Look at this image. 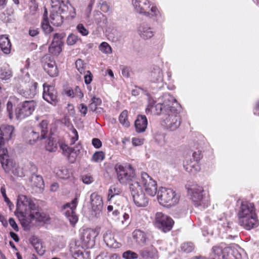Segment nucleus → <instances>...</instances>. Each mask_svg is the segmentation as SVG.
<instances>
[{
  "label": "nucleus",
  "mask_w": 259,
  "mask_h": 259,
  "mask_svg": "<svg viewBox=\"0 0 259 259\" xmlns=\"http://www.w3.org/2000/svg\"><path fill=\"white\" fill-rule=\"evenodd\" d=\"M37 208L30 198L25 195L18 197L15 214L18 216L19 214L22 217L21 223L23 227H27L33 220H39L40 214Z\"/></svg>",
  "instance_id": "1"
},
{
  "label": "nucleus",
  "mask_w": 259,
  "mask_h": 259,
  "mask_svg": "<svg viewBox=\"0 0 259 259\" xmlns=\"http://www.w3.org/2000/svg\"><path fill=\"white\" fill-rule=\"evenodd\" d=\"M239 224L244 229L250 230L258 226L257 215L254 204L242 201L238 212Z\"/></svg>",
  "instance_id": "2"
},
{
  "label": "nucleus",
  "mask_w": 259,
  "mask_h": 259,
  "mask_svg": "<svg viewBox=\"0 0 259 259\" xmlns=\"http://www.w3.org/2000/svg\"><path fill=\"white\" fill-rule=\"evenodd\" d=\"M115 169L117 175L119 182L123 185L129 184V188L131 185L134 183H140L136 177L134 169L131 165L125 166L120 164H116Z\"/></svg>",
  "instance_id": "3"
},
{
  "label": "nucleus",
  "mask_w": 259,
  "mask_h": 259,
  "mask_svg": "<svg viewBox=\"0 0 259 259\" xmlns=\"http://www.w3.org/2000/svg\"><path fill=\"white\" fill-rule=\"evenodd\" d=\"M132 4L136 12L146 17L153 18L159 14L157 7L149 0H132Z\"/></svg>",
  "instance_id": "4"
},
{
  "label": "nucleus",
  "mask_w": 259,
  "mask_h": 259,
  "mask_svg": "<svg viewBox=\"0 0 259 259\" xmlns=\"http://www.w3.org/2000/svg\"><path fill=\"white\" fill-rule=\"evenodd\" d=\"M209 259H241V255L235 247L214 246Z\"/></svg>",
  "instance_id": "5"
},
{
  "label": "nucleus",
  "mask_w": 259,
  "mask_h": 259,
  "mask_svg": "<svg viewBox=\"0 0 259 259\" xmlns=\"http://www.w3.org/2000/svg\"><path fill=\"white\" fill-rule=\"evenodd\" d=\"M181 121L179 111L175 107H171L163 117L162 124L169 131H175L180 125Z\"/></svg>",
  "instance_id": "6"
},
{
  "label": "nucleus",
  "mask_w": 259,
  "mask_h": 259,
  "mask_svg": "<svg viewBox=\"0 0 259 259\" xmlns=\"http://www.w3.org/2000/svg\"><path fill=\"white\" fill-rule=\"evenodd\" d=\"M157 199L160 204L166 206L176 205L179 201V197L170 189L161 187L157 192Z\"/></svg>",
  "instance_id": "7"
},
{
  "label": "nucleus",
  "mask_w": 259,
  "mask_h": 259,
  "mask_svg": "<svg viewBox=\"0 0 259 259\" xmlns=\"http://www.w3.org/2000/svg\"><path fill=\"white\" fill-rule=\"evenodd\" d=\"M130 191L135 204L137 207H145L148 204V199L143 192L140 183L131 185Z\"/></svg>",
  "instance_id": "8"
},
{
  "label": "nucleus",
  "mask_w": 259,
  "mask_h": 259,
  "mask_svg": "<svg viewBox=\"0 0 259 259\" xmlns=\"http://www.w3.org/2000/svg\"><path fill=\"white\" fill-rule=\"evenodd\" d=\"M36 106L34 100L25 101L19 104L15 110L16 118L22 119L31 115Z\"/></svg>",
  "instance_id": "9"
},
{
  "label": "nucleus",
  "mask_w": 259,
  "mask_h": 259,
  "mask_svg": "<svg viewBox=\"0 0 259 259\" xmlns=\"http://www.w3.org/2000/svg\"><path fill=\"white\" fill-rule=\"evenodd\" d=\"M155 220L156 226L165 233L169 231L174 224L171 218L161 212L156 213Z\"/></svg>",
  "instance_id": "10"
},
{
  "label": "nucleus",
  "mask_w": 259,
  "mask_h": 259,
  "mask_svg": "<svg viewBox=\"0 0 259 259\" xmlns=\"http://www.w3.org/2000/svg\"><path fill=\"white\" fill-rule=\"evenodd\" d=\"M203 191V188L197 185H193L188 188V193L191 196V199L194 202L196 206H202L205 208L207 206L203 199L202 193Z\"/></svg>",
  "instance_id": "11"
},
{
  "label": "nucleus",
  "mask_w": 259,
  "mask_h": 259,
  "mask_svg": "<svg viewBox=\"0 0 259 259\" xmlns=\"http://www.w3.org/2000/svg\"><path fill=\"white\" fill-rule=\"evenodd\" d=\"M141 183L149 195L154 196L157 192L156 182L145 172H142L141 174Z\"/></svg>",
  "instance_id": "12"
},
{
  "label": "nucleus",
  "mask_w": 259,
  "mask_h": 259,
  "mask_svg": "<svg viewBox=\"0 0 259 259\" xmlns=\"http://www.w3.org/2000/svg\"><path fill=\"white\" fill-rule=\"evenodd\" d=\"M48 132V122L47 120H42L38 124V131L35 132L31 130L29 141L30 144H33L40 137V139H45Z\"/></svg>",
  "instance_id": "13"
},
{
  "label": "nucleus",
  "mask_w": 259,
  "mask_h": 259,
  "mask_svg": "<svg viewBox=\"0 0 259 259\" xmlns=\"http://www.w3.org/2000/svg\"><path fill=\"white\" fill-rule=\"evenodd\" d=\"M97 235L98 233L94 229H83L80 234L82 246L87 248H92L95 245V238Z\"/></svg>",
  "instance_id": "14"
},
{
  "label": "nucleus",
  "mask_w": 259,
  "mask_h": 259,
  "mask_svg": "<svg viewBox=\"0 0 259 259\" xmlns=\"http://www.w3.org/2000/svg\"><path fill=\"white\" fill-rule=\"evenodd\" d=\"M77 204L78 199L76 197L71 203H67L63 206L65 217L72 226L75 225L78 221V217L75 212Z\"/></svg>",
  "instance_id": "15"
},
{
  "label": "nucleus",
  "mask_w": 259,
  "mask_h": 259,
  "mask_svg": "<svg viewBox=\"0 0 259 259\" xmlns=\"http://www.w3.org/2000/svg\"><path fill=\"white\" fill-rule=\"evenodd\" d=\"M65 37L64 33H56L53 34V40L49 48V51L51 54L58 55L62 52L64 45L63 39Z\"/></svg>",
  "instance_id": "16"
},
{
  "label": "nucleus",
  "mask_w": 259,
  "mask_h": 259,
  "mask_svg": "<svg viewBox=\"0 0 259 259\" xmlns=\"http://www.w3.org/2000/svg\"><path fill=\"white\" fill-rule=\"evenodd\" d=\"M43 95L42 97L44 100L48 103L56 105L58 102V93L54 86L47 85L46 83L43 84Z\"/></svg>",
  "instance_id": "17"
},
{
  "label": "nucleus",
  "mask_w": 259,
  "mask_h": 259,
  "mask_svg": "<svg viewBox=\"0 0 259 259\" xmlns=\"http://www.w3.org/2000/svg\"><path fill=\"white\" fill-rule=\"evenodd\" d=\"M9 157L7 149L3 147L2 145H0V162L6 173H9L14 165L13 160Z\"/></svg>",
  "instance_id": "18"
},
{
  "label": "nucleus",
  "mask_w": 259,
  "mask_h": 259,
  "mask_svg": "<svg viewBox=\"0 0 259 259\" xmlns=\"http://www.w3.org/2000/svg\"><path fill=\"white\" fill-rule=\"evenodd\" d=\"M90 201L92 211L95 212V217H99L103 206L102 197L97 193L94 192L90 196Z\"/></svg>",
  "instance_id": "19"
},
{
  "label": "nucleus",
  "mask_w": 259,
  "mask_h": 259,
  "mask_svg": "<svg viewBox=\"0 0 259 259\" xmlns=\"http://www.w3.org/2000/svg\"><path fill=\"white\" fill-rule=\"evenodd\" d=\"M14 130L13 125L5 124L0 127V145L4 144L5 141H9L15 136Z\"/></svg>",
  "instance_id": "20"
},
{
  "label": "nucleus",
  "mask_w": 259,
  "mask_h": 259,
  "mask_svg": "<svg viewBox=\"0 0 259 259\" xmlns=\"http://www.w3.org/2000/svg\"><path fill=\"white\" fill-rule=\"evenodd\" d=\"M43 67L44 70L51 77H55L58 75V70L55 61L50 57L46 62H44Z\"/></svg>",
  "instance_id": "21"
},
{
  "label": "nucleus",
  "mask_w": 259,
  "mask_h": 259,
  "mask_svg": "<svg viewBox=\"0 0 259 259\" xmlns=\"http://www.w3.org/2000/svg\"><path fill=\"white\" fill-rule=\"evenodd\" d=\"M149 77L151 82L155 83L161 82L163 78L162 70L157 66H153L151 68Z\"/></svg>",
  "instance_id": "22"
},
{
  "label": "nucleus",
  "mask_w": 259,
  "mask_h": 259,
  "mask_svg": "<svg viewBox=\"0 0 259 259\" xmlns=\"http://www.w3.org/2000/svg\"><path fill=\"white\" fill-rule=\"evenodd\" d=\"M163 111H164L166 113L167 112V110L164 107L162 103L157 104H149L146 109V113L147 114H153L155 115L160 114Z\"/></svg>",
  "instance_id": "23"
},
{
  "label": "nucleus",
  "mask_w": 259,
  "mask_h": 259,
  "mask_svg": "<svg viewBox=\"0 0 259 259\" xmlns=\"http://www.w3.org/2000/svg\"><path fill=\"white\" fill-rule=\"evenodd\" d=\"M184 167L189 173L194 175L200 170V167L198 163L193 161L191 158H188L184 162Z\"/></svg>",
  "instance_id": "24"
},
{
  "label": "nucleus",
  "mask_w": 259,
  "mask_h": 259,
  "mask_svg": "<svg viewBox=\"0 0 259 259\" xmlns=\"http://www.w3.org/2000/svg\"><path fill=\"white\" fill-rule=\"evenodd\" d=\"M138 31L141 37L144 39L150 38L154 35L152 28L146 24H141L139 27Z\"/></svg>",
  "instance_id": "25"
},
{
  "label": "nucleus",
  "mask_w": 259,
  "mask_h": 259,
  "mask_svg": "<svg viewBox=\"0 0 259 259\" xmlns=\"http://www.w3.org/2000/svg\"><path fill=\"white\" fill-rule=\"evenodd\" d=\"M147 119L145 115H138L135 122L136 131L138 133L144 132L147 128Z\"/></svg>",
  "instance_id": "26"
},
{
  "label": "nucleus",
  "mask_w": 259,
  "mask_h": 259,
  "mask_svg": "<svg viewBox=\"0 0 259 259\" xmlns=\"http://www.w3.org/2000/svg\"><path fill=\"white\" fill-rule=\"evenodd\" d=\"M12 45L9 37L6 35H0V49L6 55L11 52Z\"/></svg>",
  "instance_id": "27"
},
{
  "label": "nucleus",
  "mask_w": 259,
  "mask_h": 259,
  "mask_svg": "<svg viewBox=\"0 0 259 259\" xmlns=\"http://www.w3.org/2000/svg\"><path fill=\"white\" fill-rule=\"evenodd\" d=\"M65 18L64 15L61 11L51 10L50 15L51 23L56 26H60L63 23V19Z\"/></svg>",
  "instance_id": "28"
},
{
  "label": "nucleus",
  "mask_w": 259,
  "mask_h": 259,
  "mask_svg": "<svg viewBox=\"0 0 259 259\" xmlns=\"http://www.w3.org/2000/svg\"><path fill=\"white\" fill-rule=\"evenodd\" d=\"M67 0H51L52 10L64 12L68 10V5L65 4Z\"/></svg>",
  "instance_id": "29"
},
{
  "label": "nucleus",
  "mask_w": 259,
  "mask_h": 259,
  "mask_svg": "<svg viewBox=\"0 0 259 259\" xmlns=\"http://www.w3.org/2000/svg\"><path fill=\"white\" fill-rule=\"evenodd\" d=\"M133 237L140 245L145 244L147 239L146 234L140 230H135L133 232Z\"/></svg>",
  "instance_id": "30"
},
{
  "label": "nucleus",
  "mask_w": 259,
  "mask_h": 259,
  "mask_svg": "<svg viewBox=\"0 0 259 259\" xmlns=\"http://www.w3.org/2000/svg\"><path fill=\"white\" fill-rule=\"evenodd\" d=\"M104 240L107 245L110 247L117 248L119 247L118 242L114 239L113 234L111 232L104 234Z\"/></svg>",
  "instance_id": "31"
},
{
  "label": "nucleus",
  "mask_w": 259,
  "mask_h": 259,
  "mask_svg": "<svg viewBox=\"0 0 259 259\" xmlns=\"http://www.w3.org/2000/svg\"><path fill=\"white\" fill-rule=\"evenodd\" d=\"M48 12L46 9L43 15V19L41 21V26L45 33H50L53 31V28L50 25V23L47 17Z\"/></svg>",
  "instance_id": "32"
},
{
  "label": "nucleus",
  "mask_w": 259,
  "mask_h": 259,
  "mask_svg": "<svg viewBox=\"0 0 259 259\" xmlns=\"http://www.w3.org/2000/svg\"><path fill=\"white\" fill-rule=\"evenodd\" d=\"M59 146L60 149L62 150L63 154L66 156H69L73 152L76 153L77 152H79L81 148V146L78 145L76 147L77 150H75L74 148H70L68 145L63 143H60Z\"/></svg>",
  "instance_id": "33"
},
{
  "label": "nucleus",
  "mask_w": 259,
  "mask_h": 259,
  "mask_svg": "<svg viewBox=\"0 0 259 259\" xmlns=\"http://www.w3.org/2000/svg\"><path fill=\"white\" fill-rule=\"evenodd\" d=\"M29 87V90L24 92L22 96L26 98H33L37 93V83L36 82H31Z\"/></svg>",
  "instance_id": "34"
},
{
  "label": "nucleus",
  "mask_w": 259,
  "mask_h": 259,
  "mask_svg": "<svg viewBox=\"0 0 259 259\" xmlns=\"http://www.w3.org/2000/svg\"><path fill=\"white\" fill-rule=\"evenodd\" d=\"M164 101L162 104L164 105V107L166 108L167 111L171 108V107H174V103L177 104V101L174 97L171 96L169 94H165L163 96Z\"/></svg>",
  "instance_id": "35"
},
{
  "label": "nucleus",
  "mask_w": 259,
  "mask_h": 259,
  "mask_svg": "<svg viewBox=\"0 0 259 259\" xmlns=\"http://www.w3.org/2000/svg\"><path fill=\"white\" fill-rule=\"evenodd\" d=\"M32 186L41 189L44 186L42 178L39 175H32L29 179Z\"/></svg>",
  "instance_id": "36"
},
{
  "label": "nucleus",
  "mask_w": 259,
  "mask_h": 259,
  "mask_svg": "<svg viewBox=\"0 0 259 259\" xmlns=\"http://www.w3.org/2000/svg\"><path fill=\"white\" fill-rule=\"evenodd\" d=\"M156 250L151 248H145L140 251V254L144 259H152L155 257Z\"/></svg>",
  "instance_id": "37"
},
{
  "label": "nucleus",
  "mask_w": 259,
  "mask_h": 259,
  "mask_svg": "<svg viewBox=\"0 0 259 259\" xmlns=\"http://www.w3.org/2000/svg\"><path fill=\"white\" fill-rule=\"evenodd\" d=\"M12 76V71L8 65H4L0 69V78L3 80H7Z\"/></svg>",
  "instance_id": "38"
},
{
  "label": "nucleus",
  "mask_w": 259,
  "mask_h": 259,
  "mask_svg": "<svg viewBox=\"0 0 259 259\" xmlns=\"http://www.w3.org/2000/svg\"><path fill=\"white\" fill-rule=\"evenodd\" d=\"M30 242L38 254L42 255L44 254L45 249L42 247L41 243L38 241L37 238L34 237L32 238L30 240Z\"/></svg>",
  "instance_id": "39"
},
{
  "label": "nucleus",
  "mask_w": 259,
  "mask_h": 259,
  "mask_svg": "<svg viewBox=\"0 0 259 259\" xmlns=\"http://www.w3.org/2000/svg\"><path fill=\"white\" fill-rule=\"evenodd\" d=\"M30 242L38 254L42 255L44 254L45 249L42 247L41 243L38 241L37 238L34 237L32 238L30 240Z\"/></svg>",
  "instance_id": "40"
},
{
  "label": "nucleus",
  "mask_w": 259,
  "mask_h": 259,
  "mask_svg": "<svg viewBox=\"0 0 259 259\" xmlns=\"http://www.w3.org/2000/svg\"><path fill=\"white\" fill-rule=\"evenodd\" d=\"M102 103V100L99 98L94 97L92 99V102L89 105V109L90 111H95L97 109L98 106H99Z\"/></svg>",
  "instance_id": "41"
},
{
  "label": "nucleus",
  "mask_w": 259,
  "mask_h": 259,
  "mask_svg": "<svg viewBox=\"0 0 259 259\" xmlns=\"http://www.w3.org/2000/svg\"><path fill=\"white\" fill-rule=\"evenodd\" d=\"M119 120L120 123L125 127L130 126V122L127 120V110L123 111L119 116Z\"/></svg>",
  "instance_id": "42"
},
{
  "label": "nucleus",
  "mask_w": 259,
  "mask_h": 259,
  "mask_svg": "<svg viewBox=\"0 0 259 259\" xmlns=\"http://www.w3.org/2000/svg\"><path fill=\"white\" fill-rule=\"evenodd\" d=\"M194 245L193 243L185 242L181 244V250L185 253H190L194 249Z\"/></svg>",
  "instance_id": "43"
},
{
  "label": "nucleus",
  "mask_w": 259,
  "mask_h": 259,
  "mask_svg": "<svg viewBox=\"0 0 259 259\" xmlns=\"http://www.w3.org/2000/svg\"><path fill=\"white\" fill-rule=\"evenodd\" d=\"M68 10L62 12V14L64 15L65 18H74L75 17L76 13L75 9L70 5H68Z\"/></svg>",
  "instance_id": "44"
},
{
  "label": "nucleus",
  "mask_w": 259,
  "mask_h": 259,
  "mask_svg": "<svg viewBox=\"0 0 259 259\" xmlns=\"http://www.w3.org/2000/svg\"><path fill=\"white\" fill-rule=\"evenodd\" d=\"M99 49L102 53L105 54H110L112 53V49L110 45L106 42H102L99 47Z\"/></svg>",
  "instance_id": "45"
},
{
  "label": "nucleus",
  "mask_w": 259,
  "mask_h": 259,
  "mask_svg": "<svg viewBox=\"0 0 259 259\" xmlns=\"http://www.w3.org/2000/svg\"><path fill=\"white\" fill-rule=\"evenodd\" d=\"M105 158V153L102 151L96 152L93 155L92 160L96 162H100Z\"/></svg>",
  "instance_id": "46"
},
{
  "label": "nucleus",
  "mask_w": 259,
  "mask_h": 259,
  "mask_svg": "<svg viewBox=\"0 0 259 259\" xmlns=\"http://www.w3.org/2000/svg\"><path fill=\"white\" fill-rule=\"evenodd\" d=\"M120 193V190L115 187L114 186H112L110 187V189L108 190V199L110 200L112 197L114 196L118 195Z\"/></svg>",
  "instance_id": "47"
},
{
  "label": "nucleus",
  "mask_w": 259,
  "mask_h": 259,
  "mask_svg": "<svg viewBox=\"0 0 259 259\" xmlns=\"http://www.w3.org/2000/svg\"><path fill=\"white\" fill-rule=\"evenodd\" d=\"M122 257L125 259H137L138 254L131 250H127L122 253Z\"/></svg>",
  "instance_id": "48"
},
{
  "label": "nucleus",
  "mask_w": 259,
  "mask_h": 259,
  "mask_svg": "<svg viewBox=\"0 0 259 259\" xmlns=\"http://www.w3.org/2000/svg\"><path fill=\"white\" fill-rule=\"evenodd\" d=\"M71 139V144H74L78 139V135L77 131L75 128L72 127L71 130V133L69 135Z\"/></svg>",
  "instance_id": "49"
},
{
  "label": "nucleus",
  "mask_w": 259,
  "mask_h": 259,
  "mask_svg": "<svg viewBox=\"0 0 259 259\" xmlns=\"http://www.w3.org/2000/svg\"><path fill=\"white\" fill-rule=\"evenodd\" d=\"M155 139L157 143L160 145L162 146L165 144V135L164 134H156Z\"/></svg>",
  "instance_id": "50"
},
{
  "label": "nucleus",
  "mask_w": 259,
  "mask_h": 259,
  "mask_svg": "<svg viewBox=\"0 0 259 259\" xmlns=\"http://www.w3.org/2000/svg\"><path fill=\"white\" fill-rule=\"evenodd\" d=\"M78 40V37L77 36L73 34H70L67 37V44L68 45L72 46L74 45Z\"/></svg>",
  "instance_id": "51"
},
{
  "label": "nucleus",
  "mask_w": 259,
  "mask_h": 259,
  "mask_svg": "<svg viewBox=\"0 0 259 259\" xmlns=\"http://www.w3.org/2000/svg\"><path fill=\"white\" fill-rule=\"evenodd\" d=\"M46 148L47 150L50 152L55 151L57 149V144L49 139L48 144L46 146Z\"/></svg>",
  "instance_id": "52"
},
{
  "label": "nucleus",
  "mask_w": 259,
  "mask_h": 259,
  "mask_svg": "<svg viewBox=\"0 0 259 259\" xmlns=\"http://www.w3.org/2000/svg\"><path fill=\"white\" fill-rule=\"evenodd\" d=\"M77 31L83 36L89 34V31L84 27L82 24H79L76 27Z\"/></svg>",
  "instance_id": "53"
},
{
  "label": "nucleus",
  "mask_w": 259,
  "mask_h": 259,
  "mask_svg": "<svg viewBox=\"0 0 259 259\" xmlns=\"http://www.w3.org/2000/svg\"><path fill=\"white\" fill-rule=\"evenodd\" d=\"M85 74L84 75V82L87 84H90L93 79V75L92 74L91 71H87L85 72Z\"/></svg>",
  "instance_id": "54"
},
{
  "label": "nucleus",
  "mask_w": 259,
  "mask_h": 259,
  "mask_svg": "<svg viewBox=\"0 0 259 259\" xmlns=\"http://www.w3.org/2000/svg\"><path fill=\"white\" fill-rule=\"evenodd\" d=\"M7 110L9 114V118H13V104L11 101H8L7 104Z\"/></svg>",
  "instance_id": "55"
},
{
  "label": "nucleus",
  "mask_w": 259,
  "mask_h": 259,
  "mask_svg": "<svg viewBox=\"0 0 259 259\" xmlns=\"http://www.w3.org/2000/svg\"><path fill=\"white\" fill-rule=\"evenodd\" d=\"M79 112L83 116L87 114L88 111V107L83 103L80 104L78 107Z\"/></svg>",
  "instance_id": "56"
},
{
  "label": "nucleus",
  "mask_w": 259,
  "mask_h": 259,
  "mask_svg": "<svg viewBox=\"0 0 259 259\" xmlns=\"http://www.w3.org/2000/svg\"><path fill=\"white\" fill-rule=\"evenodd\" d=\"M122 75L128 78L130 75V69L126 66H122L121 68Z\"/></svg>",
  "instance_id": "57"
},
{
  "label": "nucleus",
  "mask_w": 259,
  "mask_h": 259,
  "mask_svg": "<svg viewBox=\"0 0 259 259\" xmlns=\"http://www.w3.org/2000/svg\"><path fill=\"white\" fill-rule=\"evenodd\" d=\"M82 182L86 184H90L94 181L93 178L90 175H85L82 178Z\"/></svg>",
  "instance_id": "58"
},
{
  "label": "nucleus",
  "mask_w": 259,
  "mask_h": 259,
  "mask_svg": "<svg viewBox=\"0 0 259 259\" xmlns=\"http://www.w3.org/2000/svg\"><path fill=\"white\" fill-rule=\"evenodd\" d=\"M39 29L35 27H31L29 30V34L30 36L34 37L39 33Z\"/></svg>",
  "instance_id": "59"
},
{
  "label": "nucleus",
  "mask_w": 259,
  "mask_h": 259,
  "mask_svg": "<svg viewBox=\"0 0 259 259\" xmlns=\"http://www.w3.org/2000/svg\"><path fill=\"white\" fill-rule=\"evenodd\" d=\"M92 143L94 147L96 148H100L102 145L101 141L98 138L93 139Z\"/></svg>",
  "instance_id": "60"
},
{
  "label": "nucleus",
  "mask_w": 259,
  "mask_h": 259,
  "mask_svg": "<svg viewBox=\"0 0 259 259\" xmlns=\"http://www.w3.org/2000/svg\"><path fill=\"white\" fill-rule=\"evenodd\" d=\"M201 156L200 152L198 151H195L192 154V160L196 161L198 162V161L201 159Z\"/></svg>",
  "instance_id": "61"
},
{
  "label": "nucleus",
  "mask_w": 259,
  "mask_h": 259,
  "mask_svg": "<svg viewBox=\"0 0 259 259\" xmlns=\"http://www.w3.org/2000/svg\"><path fill=\"white\" fill-rule=\"evenodd\" d=\"M13 173L14 175L20 177H23L24 175L21 168L19 167H17L14 170H13Z\"/></svg>",
  "instance_id": "62"
},
{
  "label": "nucleus",
  "mask_w": 259,
  "mask_h": 259,
  "mask_svg": "<svg viewBox=\"0 0 259 259\" xmlns=\"http://www.w3.org/2000/svg\"><path fill=\"white\" fill-rule=\"evenodd\" d=\"M9 224L10 226L14 229V230L16 231H18L19 228L17 226L15 221L13 218H10L9 220Z\"/></svg>",
  "instance_id": "63"
},
{
  "label": "nucleus",
  "mask_w": 259,
  "mask_h": 259,
  "mask_svg": "<svg viewBox=\"0 0 259 259\" xmlns=\"http://www.w3.org/2000/svg\"><path fill=\"white\" fill-rule=\"evenodd\" d=\"M132 143L135 146H140L143 144V140L137 138L132 139Z\"/></svg>",
  "instance_id": "64"
}]
</instances>
